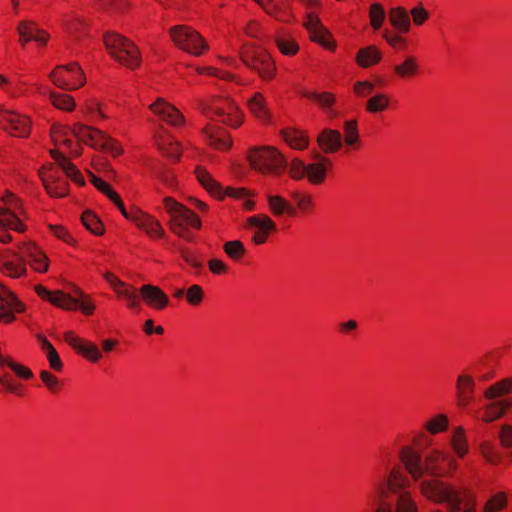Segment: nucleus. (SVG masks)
Here are the masks:
<instances>
[{"label": "nucleus", "instance_id": "obj_1", "mask_svg": "<svg viewBox=\"0 0 512 512\" xmlns=\"http://www.w3.org/2000/svg\"><path fill=\"white\" fill-rule=\"evenodd\" d=\"M407 472L418 482V489L427 500L436 503H448L449 512H476V500L468 491H460L454 485L441 480L447 474L443 467L448 462L452 470L456 462L445 452L438 449L429 451L425 458L412 447H402L399 454Z\"/></svg>", "mask_w": 512, "mask_h": 512}, {"label": "nucleus", "instance_id": "obj_2", "mask_svg": "<svg viewBox=\"0 0 512 512\" xmlns=\"http://www.w3.org/2000/svg\"><path fill=\"white\" fill-rule=\"evenodd\" d=\"M399 469H392L378 484L379 502L375 512H419L411 493L404 488Z\"/></svg>", "mask_w": 512, "mask_h": 512}, {"label": "nucleus", "instance_id": "obj_3", "mask_svg": "<svg viewBox=\"0 0 512 512\" xmlns=\"http://www.w3.org/2000/svg\"><path fill=\"white\" fill-rule=\"evenodd\" d=\"M399 469H392L378 484L379 502L375 512H419L411 493L404 488Z\"/></svg>", "mask_w": 512, "mask_h": 512}, {"label": "nucleus", "instance_id": "obj_4", "mask_svg": "<svg viewBox=\"0 0 512 512\" xmlns=\"http://www.w3.org/2000/svg\"><path fill=\"white\" fill-rule=\"evenodd\" d=\"M26 261L36 272L48 270V258L33 243L23 242L18 251H0V270L11 278H20L27 274Z\"/></svg>", "mask_w": 512, "mask_h": 512}, {"label": "nucleus", "instance_id": "obj_5", "mask_svg": "<svg viewBox=\"0 0 512 512\" xmlns=\"http://www.w3.org/2000/svg\"><path fill=\"white\" fill-rule=\"evenodd\" d=\"M104 44L109 54L127 68L136 69L140 66V51L128 38L117 33H107L104 35Z\"/></svg>", "mask_w": 512, "mask_h": 512}, {"label": "nucleus", "instance_id": "obj_6", "mask_svg": "<svg viewBox=\"0 0 512 512\" xmlns=\"http://www.w3.org/2000/svg\"><path fill=\"white\" fill-rule=\"evenodd\" d=\"M164 204L167 212L171 215L169 221L170 229L178 236L190 241L191 235L187 230V226L199 229L201 227L200 219L190 209L172 198H165Z\"/></svg>", "mask_w": 512, "mask_h": 512}, {"label": "nucleus", "instance_id": "obj_7", "mask_svg": "<svg viewBox=\"0 0 512 512\" xmlns=\"http://www.w3.org/2000/svg\"><path fill=\"white\" fill-rule=\"evenodd\" d=\"M248 159L251 166L263 174L280 175L288 167L287 159L274 147L251 149Z\"/></svg>", "mask_w": 512, "mask_h": 512}, {"label": "nucleus", "instance_id": "obj_8", "mask_svg": "<svg viewBox=\"0 0 512 512\" xmlns=\"http://www.w3.org/2000/svg\"><path fill=\"white\" fill-rule=\"evenodd\" d=\"M195 173L199 183L213 196L222 198L227 195L229 197L243 199L245 209L251 211L255 207L254 201L249 199L250 192L244 188H231L225 190L221 185L211 176V174L203 167H196Z\"/></svg>", "mask_w": 512, "mask_h": 512}, {"label": "nucleus", "instance_id": "obj_9", "mask_svg": "<svg viewBox=\"0 0 512 512\" xmlns=\"http://www.w3.org/2000/svg\"><path fill=\"white\" fill-rule=\"evenodd\" d=\"M71 132L78 140L83 141L95 149L108 151L113 156H118L122 153V148L117 141L98 129L76 123L71 129Z\"/></svg>", "mask_w": 512, "mask_h": 512}, {"label": "nucleus", "instance_id": "obj_10", "mask_svg": "<svg viewBox=\"0 0 512 512\" xmlns=\"http://www.w3.org/2000/svg\"><path fill=\"white\" fill-rule=\"evenodd\" d=\"M169 34L178 48L193 56H200L208 49L204 38L191 27L176 25L169 29Z\"/></svg>", "mask_w": 512, "mask_h": 512}, {"label": "nucleus", "instance_id": "obj_11", "mask_svg": "<svg viewBox=\"0 0 512 512\" xmlns=\"http://www.w3.org/2000/svg\"><path fill=\"white\" fill-rule=\"evenodd\" d=\"M240 56L242 62L250 69L257 71L263 80L269 81L275 76V64L264 50L248 47L240 53Z\"/></svg>", "mask_w": 512, "mask_h": 512}, {"label": "nucleus", "instance_id": "obj_12", "mask_svg": "<svg viewBox=\"0 0 512 512\" xmlns=\"http://www.w3.org/2000/svg\"><path fill=\"white\" fill-rule=\"evenodd\" d=\"M49 78L64 90H75L85 84L84 73L76 62L57 66L49 74Z\"/></svg>", "mask_w": 512, "mask_h": 512}, {"label": "nucleus", "instance_id": "obj_13", "mask_svg": "<svg viewBox=\"0 0 512 512\" xmlns=\"http://www.w3.org/2000/svg\"><path fill=\"white\" fill-rule=\"evenodd\" d=\"M202 111L205 114L213 113L221 118V122L238 127L241 124V114L236 104L229 99L216 98L211 104H202Z\"/></svg>", "mask_w": 512, "mask_h": 512}, {"label": "nucleus", "instance_id": "obj_14", "mask_svg": "<svg viewBox=\"0 0 512 512\" xmlns=\"http://www.w3.org/2000/svg\"><path fill=\"white\" fill-rule=\"evenodd\" d=\"M0 127L17 137H27L30 133L31 122L21 114L0 108Z\"/></svg>", "mask_w": 512, "mask_h": 512}, {"label": "nucleus", "instance_id": "obj_15", "mask_svg": "<svg viewBox=\"0 0 512 512\" xmlns=\"http://www.w3.org/2000/svg\"><path fill=\"white\" fill-rule=\"evenodd\" d=\"M40 177L46 191L52 197H64L68 193V182L61 178L59 171L53 167L42 169Z\"/></svg>", "mask_w": 512, "mask_h": 512}, {"label": "nucleus", "instance_id": "obj_16", "mask_svg": "<svg viewBox=\"0 0 512 512\" xmlns=\"http://www.w3.org/2000/svg\"><path fill=\"white\" fill-rule=\"evenodd\" d=\"M64 339L77 353L89 361L96 363L101 359L102 353L96 344L83 340L70 331L64 334Z\"/></svg>", "mask_w": 512, "mask_h": 512}, {"label": "nucleus", "instance_id": "obj_17", "mask_svg": "<svg viewBox=\"0 0 512 512\" xmlns=\"http://www.w3.org/2000/svg\"><path fill=\"white\" fill-rule=\"evenodd\" d=\"M304 26L310 33L312 41L321 44L326 49H334L335 43L327 39L330 34L316 15L312 13L307 14Z\"/></svg>", "mask_w": 512, "mask_h": 512}, {"label": "nucleus", "instance_id": "obj_18", "mask_svg": "<svg viewBox=\"0 0 512 512\" xmlns=\"http://www.w3.org/2000/svg\"><path fill=\"white\" fill-rule=\"evenodd\" d=\"M22 304L4 285L0 283V321L11 322L14 320L13 311H21Z\"/></svg>", "mask_w": 512, "mask_h": 512}, {"label": "nucleus", "instance_id": "obj_19", "mask_svg": "<svg viewBox=\"0 0 512 512\" xmlns=\"http://www.w3.org/2000/svg\"><path fill=\"white\" fill-rule=\"evenodd\" d=\"M150 109L172 126H179L184 123V117L180 111L162 98H158L151 104Z\"/></svg>", "mask_w": 512, "mask_h": 512}, {"label": "nucleus", "instance_id": "obj_20", "mask_svg": "<svg viewBox=\"0 0 512 512\" xmlns=\"http://www.w3.org/2000/svg\"><path fill=\"white\" fill-rule=\"evenodd\" d=\"M475 380L469 374H460L456 381L457 404L461 408L467 407L474 400Z\"/></svg>", "mask_w": 512, "mask_h": 512}, {"label": "nucleus", "instance_id": "obj_21", "mask_svg": "<svg viewBox=\"0 0 512 512\" xmlns=\"http://www.w3.org/2000/svg\"><path fill=\"white\" fill-rule=\"evenodd\" d=\"M19 34V41L22 45L34 40L38 43L45 44L48 39V34L40 30L35 23L31 21H21L17 27Z\"/></svg>", "mask_w": 512, "mask_h": 512}, {"label": "nucleus", "instance_id": "obj_22", "mask_svg": "<svg viewBox=\"0 0 512 512\" xmlns=\"http://www.w3.org/2000/svg\"><path fill=\"white\" fill-rule=\"evenodd\" d=\"M255 2L261 6L267 14L274 17L278 21L289 22L292 18L288 3L277 0H255Z\"/></svg>", "mask_w": 512, "mask_h": 512}, {"label": "nucleus", "instance_id": "obj_23", "mask_svg": "<svg viewBox=\"0 0 512 512\" xmlns=\"http://www.w3.org/2000/svg\"><path fill=\"white\" fill-rule=\"evenodd\" d=\"M35 291L40 297L48 300L50 303L59 308L71 310L76 305L73 297L64 293L63 291L50 292L41 285H37L35 287Z\"/></svg>", "mask_w": 512, "mask_h": 512}, {"label": "nucleus", "instance_id": "obj_24", "mask_svg": "<svg viewBox=\"0 0 512 512\" xmlns=\"http://www.w3.org/2000/svg\"><path fill=\"white\" fill-rule=\"evenodd\" d=\"M144 301L151 307L161 310L167 306L169 299L157 286L146 284L139 289Z\"/></svg>", "mask_w": 512, "mask_h": 512}, {"label": "nucleus", "instance_id": "obj_25", "mask_svg": "<svg viewBox=\"0 0 512 512\" xmlns=\"http://www.w3.org/2000/svg\"><path fill=\"white\" fill-rule=\"evenodd\" d=\"M132 221L151 237H162L164 230L158 220L141 211H134Z\"/></svg>", "mask_w": 512, "mask_h": 512}, {"label": "nucleus", "instance_id": "obj_26", "mask_svg": "<svg viewBox=\"0 0 512 512\" xmlns=\"http://www.w3.org/2000/svg\"><path fill=\"white\" fill-rule=\"evenodd\" d=\"M204 134L210 145L216 149L225 150L231 147L232 140L229 134L220 126L209 125L204 128Z\"/></svg>", "mask_w": 512, "mask_h": 512}, {"label": "nucleus", "instance_id": "obj_27", "mask_svg": "<svg viewBox=\"0 0 512 512\" xmlns=\"http://www.w3.org/2000/svg\"><path fill=\"white\" fill-rule=\"evenodd\" d=\"M318 144L324 153H334L342 147V135L338 130L324 129L317 138Z\"/></svg>", "mask_w": 512, "mask_h": 512}, {"label": "nucleus", "instance_id": "obj_28", "mask_svg": "<svg viewBox=\"0 0 512 512\" xmlns=\"http://www.w3.org/2000/svg\"><path fill=\"white\" fill-rule=\"evenodd\" d=\"M104 277L113 289L127 300L130 308L136 309L140 307L138 295L135 290L130 287H126L125 284L112 273L107 272Z\"/></svg>", "mask_w": 512, "mask_h": 512}, {"label": "nucleus", "instance_id": "obj_29", "mask_svg": "<svg viewBox=\"0 0 512 512\" xmlns=\"http://www.w3.org/2000/svg\"><path fill=\"white\" fill-rule=\"evenodd\" d=\"M21 206V202L18 199V203L12 202L8 205V207H0V223L4 226L9 227L10 229L23 232L24 225L19 220L18 216L14 212V210L19 209Z\"/></svg>", "mask_w": 512, "mask_h": 512}, {"label": "nucleus", "instance_id": "obj_30", "mask_svg": "<svg viewBox=\"0 0 512 512\" xmlns=\"http://www.w3.org/2000/svg\"><path fill=\"white\" fill-rule=\"evenodd\" d=\"M52 157L56 160L61 170L66 174L68 178L77 183L78 185H84L85 181L80 171L76 168V166L71 163L64 154L59 151L52 150Z\"/></svg>", "mask_w": 512, "mask_h": 512}, {"label": "nucleus", "instance_id": "obj_31", "mask_svg": "<svg viewBox=\"0 0 512 512\" xmlns=\"http://www.w3.org/2000/svg\"><path fill=\"white\" fill-rule=\"evenodd\" d=\"M389 21L393 28L400 33H407L411 23L408 12L403 7H394L389 10Z\"/></svg>", "mask_w": 512, "mask_h": 512}, {"label": "nucleus", "instance_id": "obj_32", "mask_svg": "<svg viewBox=\"0 0 512 512\" xmlns=\"http://www.w3.org/2000/svg\"><path fill=\"white\" fill-rule=\"evenodd\" d=\"M266 199L268 202L269 210L274 216L279 217L285 213L290 216L295 214L294 206L291 205L282 196L267 194Z\"/></svg>", "mask_w": 512, "mask_h": 512}, {"label": "nucleus", "instance_id": "obj_33", "mask_svg": "<svg viewBox=\"0 0 512 512\" xmlns=\"http://www.w3.org/2000/svg\"><path fill=\"white\" fill-rule=\"evenodd\" d=\"M314 158L318 160V162L307 165V173L305 176L308 177L312 184H320L326 177V169L324 163H328L329 160L321 156L319 153H317Z\"/></svg>", "mask_w": 512, "mask_h": 512}, {"label": "nucleus", "instance_id": "obj_34", "mask_svg": "<svg viewBox=\"0 0 512 512\" xmlns=\"http://www.w3.org/2000/svg\"><path fill=\"white\" fill-rule=\"evenodd\" d=\"M157 145L159 149L168 157L179 160L181 150L178 142L166 131L157 137Z\"/></svg>", "mask_w": 512, "mask_h": 512}, {"label": "nucleus", "instance_id": "obj_35", "mask_svg": "<svg viewBox=\"0 0 512 512\" xmlns=\"http://www.w3.org/2000/svg\"><path fill=\"white\" fill-rule=\"evenodd\" d=\"M512 392V378H504L484 391V397L487 400H497L498 398Z\"/></svg>", "mask_w": 512, "mask_h": 512}, {"label": "nucleus", "instance_id": "obj_36", "mask_svg": "<svg viewBox=\"0 0 512 512\" xmlns=\"http://www.w3.org/2000/svg\"><path fill=\"white\" fill-rule=\"evenodd\" d=\"M382 57V53L375 46H368L359 50L356 61L361 67H369L378 63Z\"/></svg>", "mask_w": 512, "mask_h": 512}, {"label": "nucleus", "instance_id": "obj_37", "mask_svg": "<svg viewBox=\"0 0 512 512\" xmlns=\"http://www.w3.org/2000/svg\"><path fill=\"white\" fill-rule=\"evenodd\" d=\"M38 340L42 349L46 352L50 368L55 371H61L63 364L56 349L44 336L38 335Z\"/></svg>", "mask_w": 512, "mask_h": 512}, {"label": "nucleus", "instance_id": "obj_38", "mask_svg": "<svg viewBox=\"0 0 512 512\" xmlns=\"http://www.w3.org/2000/svg\"><path fill=\"white\" fill-rule=\"evenodd\" d=\"M285 142L294 149L302 150L308 146V138L302 132L286 129L282 132Z\"/></svg>", "mask_w": 512, "mask_h": 512}, {"label": "nucleus", "instance_id": "obj_39", "mask_svg": "<svg viewBox=\"0 0 512 512\" xmlns=\"http://www.w3.org/2000/svg\"><path fill=\"white\" fill-rule=\"evenodd\" d=\"M247 225L266 233L276 229L275 223L265 214L254 215L247 218Z\"/></svg>", "mask_w": 512, "mask_h": 512}, {"label": "nucleus", "instance_id": "obj_40", "mask_svg": "<svg viewBox=\"0 0 512 512\" xmlns=\"http://www.w3.org/2000/svg\"><path fill=\"white\" fill-rule=\"evenodd\" d=\"M418 68L419 66L416 59L412 56H408L401 64L394 66V71L400 77L406 78L415 75L418 71Z\"/></svg>", "mask_w": 512, "mask_h": 512}, {"label": "nucleus", "instance_id": "obj_41", "mask_svg": "<svg viewBox=\"0 0 512 512\" xmlns=\"http://www.w3.org/2000/svg\"><path fill=\"white\" fill-rule=\"evenodd\" d=\"M451 445L459 457H463L467 453L468 447L465 439V431L462 427H457L454 430L451 438Z\"/></svg>", "mask_w": 512, "mask_h": 512}, {"label": "nucleus", "instance_id": "obj_42", "mask_svg": "<svg viewBox=\"0 0 512 512\" xmlns=\"http://www.w3.org/2000/svg\"><path fill=\"white\" fill-rule=\"evenodd\" d=\"M508 504L507 496L504 492H499L491 496L485 503L482 512H499Z\"/></svg>", "mask_w": 512, "mask_h": 512}, {"label": "nucleus", "instance_id": "obj_43", "mask_svg": "<svg viewBox=\"0 0 512 512\" xmlns=\"http://www.w3.org/2000/svg\"><path fill=\"white\" fill-rule=\"evenodd\" d=\"M81 220L83 225L95 235H102L104 226L100 219L91 211H85L82 214Z\"/></svg>", "mask_w": 512, "mask_h": 512}, {"label": "nucleus", "instance_id": "obj_44", "mask_svg": "<svg viewBox=\"0 0 512 512\" xmlns=\"http://www.w3.org/2000/svg\"><path fill=\"white\" fill-rule=\"evenodd\" d=\"M483 410L484 414L481 419L485 423H492L505 415L496 400H490V402L483 407Z\"/></svg>", "mask_w": 512, "mask_h": 512}, {"label": "nucleus", "instance_id": "obj_45", "mask_svg": "<svg viewBox=\"0 0 512 512\" xmlns=\"http://www.w3.org/2000/svg\"><path fill=\"white\" fill-rule=\"evenodd\" d=\"M250 111L259 119L267 118V109L262 94L255 93L249 100Z\"/></svg>", "mask_w": 512, "mask_h": 512}, {"label": "nucleus", "instance_id": "obj_46", "mask_svg": "<svg viewBox=\"0 0 512 512\" xmlns=\"http://www.w3.org/2000/svg\"><path fill=\"white\" fill-rule=\"evenodd\" d=\"M50 99L52 104L61 110L71 111L75 107L74 99L67 94L51 92Z\"/></svg>", "mask_w": 512, "mask_h": 512}, {"label": "nucleus", "instance_id": "obj_47", "mask_svg": "<svg viewBox=\"0 0 512 512\" xmlns=\"http://www.w3.org/2000/svg\"><path fill=\"white\" fill-rule=\"evenodd\" d=\"M448 427V417L444 414H438L426 422L425 428L431 434L443 432Z\"/></svg>", "mask_w": 512, "mask_h": 512}, {"label": "nucleus", "instance_id": "obj_48", "mask_svg": "<svg viewBox=\"0 0 512 512\" xmlns=\"http://www.w3.org/2000/svg\"><path fill=\"white\" fill-rule=\"evenodd\" d=\"M225 253L233 260H239L246 252L243 243L239 240L228 241L223 245Z\"/></svg>", "mask_w": 512, "mask_h": 512}, {"label": "nucleus", "instance_id": "obj_49", "mask_svg": "<svg viewBox=\"0 0 512 512\" xmlns=\"http://www.w3.org/2000/svg\"><path fill=\"white\" fill-rule=\"evenodd\" d=\"M344 140L348 146H354L359 140L357 121L349 120L344 122Z\"/></svg>", "mask_w": 512, "mask_h": 512}, {"label": "nucleus", "instance_id": "obj_50", "mask_svg": "<svg viewBox=\"0 0 512 512\" xmlns=\"http://www.w3.org/2000/svg\"><path fill=\"white\" fill-rule=\"evenodd\" d=\"M389 99L384 94H377L371 97L366 104L367 111L376 113L385 110L388 107Z\"/></svg>", "mask_w": 512, "mask_h": 512}, {"label": "nucleus", "instance_id": "obj_51", "mask_svg": "<svg viewBox=\"0 0 512 512\" xmlns=\"http://www.w3.org/2000/svg\"><path fill=\"white\" fill-rule=\"evenodd\" d=\"M369 16H370L371 26L375 30H378L383 24L386 13H385L384 8L379 3H373L370 6Z\"/></svg>", "mask_w": 512, "mask_h": 512}, {"label": "nucleus", "instance_id": "obj_52", "mask_svg": "<svg viewBox=\"0 0 512 512\" xmlns=\"http://www.w3.org/2000/svg\"><path fill=\"white\" fill-rule=\"evenodd\" d=\"M302 94L304 97L317 101L322 108H330L335 102V97L328 92L317 93L305 91Z\"/></svg>", "mask_w": 512, "mask_h": 512}, {"label": "nucleus", "instance_id": "obj_53", "mask_svg": "<svg viewBox=\"0 0 512 512\" xmlns=\"http://www.w3.org/2000/svg\"><path fill=\"white\" fill-rule=\"evenodd\" d=\"M75 293L79 295V298L73 297V299L76 302V305L71 310L80 308L84 314H92L95 308L94 304L90 300H88L87 296L78 288L75 289Z\"/></svg>", "mask_w": 512, "mask_h": 512}, {"label": "nucleus", "instance_id": "obj_54", "mask_svg": "<svg viewBox=\"0 0 512 512\" xmlns=\"http://www.w3.org/2000/svg\"><path fill=\"white\" fill-rule=\"evenodd\" d=\"M306 167L307 165H305L303 161L295 158L289 165V174L293 179L300 180L304 178L307 173Z\"/></svg>", "mask_w": 512, "mask_h": 512}, {"label": "nucleus", "instance_id": "obj_55", "mask_svg": "<svg viewBox=\"0 0 512 512\" xmlns=\"http://www.w3.org/2000/svg\"><path fill=\"white\" fill-rule=\"evenodd\" d=\"M186 299L191 305H199L203 300V290L199 285H192L186 293Z\"/></svg>", "mask_w": 512, "mask_h": 512}, {"label": "nucleus", "instance_id": "obj_56", "mask_svg": "<svg viewBox=\"0 0 512 512\" xmlns=\"http://www.w3.org/2000/svg\"><path fill=\"white\" fill-rule=\"evenodd\" d=\"M277 46L285 55H294L298 51V45L296 42L286 38H278Z\"/></svg>", "mask_w": 512, "mask_h": 512}, {"label": "nucleus", "instance_id": "obj_57", "mask_svg": "<svg viewBox=\"0 0 512 512\" xmlns=\"http://www.w3.org/2000/svg\"><path fill=\"white\" fill-rule=\"evenodd\" d=\"M91 176V182L93 185L100 190L102 193H104L109 199L116 197V192L111 189L109 184L102 180L101 178L96 177L93 174H90Z\"/></svg>", "mask_w": 512, "mask_h": 512}, {"label": "nucleus", "instance_id": "obj_58", "mask_svg": "<svg viewBox=\"0 0 512 512\" xmlns=\"http://www.w3.org/2000/svg\"><path fill=\"white\" fill-rule=\"evenodd\" d=\"M501 445L506 449H512V426L504 424L499 431Z\"/></svg>", "mask_w": 512, "mask_h": 512}, {"label": "nucleus", "instance_id": "obj_59", "mask_svg": "<svg viewBox=\"0 0 512 512\" xmlns=\"http://www.w3.org/2000/svg\"><path fill=\"white\" fill-rule=\"evenodd\" d=\"M40 378L43 381V383L45 384V386L51 392H55L60 386V382L57 379V377H55L53 374H51L47 370L40 371Z\"/></svg>", "mask_w": 512, "mask_h": 512}, {"label": "nucleus", "instance_id": "obj_60", "mask_svg": "<svg viewBox=\"0 0 512 512\" xmlns=\"http://www.w3.org/2000/svg\"><path fill=\"white\" fill-rule=\"evenodd\" d=\"M154 174L157 178H159L163 183H165L168 186H174L175 185V178L174 174L171 173L167 168L163 166H159L154 170Z\"/></svg>", "mask_w": 512, "mask_h": 512}, {"label": "nucleus", "instance_id": "obj_61", "mask_svg": "<svg viewBox=\"0 0 512 512\" xmlns=\"http://www.w3.org/2000/svg\"><path fill=\"white\" fill-rule=\"evenodd\" d=\"M410 14H411V16L413 18V22L416 25H422L429 18L428 11L423 6H421V5L417 6V7H414L410 11Z\"/></svg>", "mask_w": 512, "mask_h": 512}, {"label": "nucleus", "instance_id": "obj_62", "mask_svg": "<svg viewBox=\"0 0 512 512\" xmlns=\"http://www.w3.org/2000/svg\"><path fill=\"white\" fill-rule=\"evenodd\" d=\"M8 367L13 370L17 376L23 379H30L33 376L31 370L25 366H22L14 361L8 362Z\"/></svg>", "mask_w": 512, "mask_h": 512}, {"label": "nucleus", "instance_id": "obj_63", "mask_svg": "<svg viewBox=\"0 0 512 512\" xmlns=\"http://www.w3.org/2000/svg\"><path fill=\"white\" fill-rule=\"evenodd\" d=\"M49 229L58 239L66 243L72 242V236L64 227L58 225H49Z\"/></svg>", "mask_w": 512, "mask_h": 512}, {"label": "nucleus", "instance_id": "obj_64", "mask_svg": "<svg viewBox=\"0 0 512 512\" xmlns=\"http://www.w3.org/2000/svg\"><path fill=\"white\" fill-rule=\"evenodd\" d=\"M354 91L359 96H367L373 93L374 85L368 81L365 82H356L354 86Z\"/></svg>", "mask_w": 512, "mask_h": 512}]
</instances>
